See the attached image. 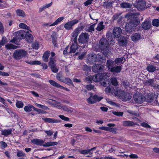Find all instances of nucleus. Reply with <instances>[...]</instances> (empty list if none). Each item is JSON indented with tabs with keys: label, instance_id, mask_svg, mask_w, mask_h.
<instances>
[{
	"label": "nucleus",
	"instance_id": "0e129e2a",
	"mask_svg": "<svg viewBox=\"0 0 159 159\" xmlns=\"http://www.w3.org/2000/svg\"><path fill=\"white\" fill-rule=\"evenodd\" d=\"M141 125L145 128H150L151 126L149 125L148 123H145V122H143L141 123Z\"/></svg>",
	"mask_w": 159,
	"mask_h": 159
},
{
	"label": "nucleus",
	"instance_id": "e433bc0d",
	"mask_svg": "<svg viewBox=\"0 0 159 159\" xmlns=\"http://www.w3.org/2000/svg\"><path fill=\"white\" fill-rule=\"evenodd\" d=\"M49 82L50 83V84L52 85V86L56 87L57 88H59L60 84L52 80H49Z\"/></svg>",
	"mask_w": 159,
	"mask_h": 159
},
{
	"label": "nucleus",
	"instance_id": "7ed1b4c3",
	"mask_svg": "<svg viewBox=\"0 0 159 159\" xmlns=\"http://www.w3.org/2000/svg\"><path fill=\"white\" fill-rule=\"evenodd\" d=\"M32 143L37 145L42 146L44 147H48L51 146H54L57 144L58 143L57 142H49L43 144L44 143V141L42 139H34L31 140Z\"/></svg>",
	"mask_w": 159,
	"mask_h": 159
},
{
	"label": "nucleus",
	"instance_id": "6e6d98bb",
	"mask_svg": "<svg viewBox=\"0 0 159 159\" xmlns=\"http://www.w3.org/2000/svg\"><path fill=\"white\" fill-rule=\"evenodd\" d=\"M4 32V27L2 23L0 21V34H3Z\"/></svg>",
	"mask_w": 159,
	"mask_h": 159
},
{
	"label": "nucleus",
	"instance_id": "6e6552de",
	"mask_svg": "<svg viewBox=\"0 0 159 159\" xmlns=\"http://www.w3.org/2000/svg\"><path fill=\"white\" fill-rule=\"evenodd\" d=\"M134 100L137 103L141 104L143 102L144 97L141 93H135L133 96Z\"/></svg>",
	"mask_w": 159,
	"mask_h": 159
},
{
	"label": "nucleus",
	"instance_id": "aec40b11",
	"mask_svg": "<svg viewBox=\"0 0 159 159\" xmlns=\"http://www.w3.org/2000/svg\"><path fill=\"white\" fill-rule=\"evenodd\" d=\"M56 34L53 33L51 35L52 43L55 47H57L58 45L57 44V37Z\"/></svg>",
	"mask_w": 159,
	"mask_h": 159
},
{
	"label": "nucleus",
	"instance_id": "ea45409f",
	"mask_svg": "<svg viewBox=\"0 0 159 159\" xmlns=\"http://www.w3.org/2000/svg\"><path fill=\"white\" fill-rule=\"evenodd\" d=\"M85 81L87 82L88 83H91L92 81H93V76H89L86 77L85 79Z\"/></svg>",
	"mask_w": 159,
	"mask_h": 159
},
{
	"label": "nucleus",
	"instance_id": "603ef678",
	"mask_svg": "<svg viewBox=\"0 0 159 159\" xmlns=\"http://www.w3.org/2000/svg\"><path fill=\"white\" fill-rule=\"evenodd\" d=\"M51 69L52 72L54 73H57L58 71V69L57 68L56 65L51 66Z\"/></svg>",
	"mask_w": 159,
	"mask_h": 159
},
{
	"label": "nucleus",
	"instance_id": "864d4df0",
	"mask_svg": "<svg viewBox=\"0 0 159 159\" xmlns=\"http://www.w3.org/2000/svg\"><path fill=\"white\" fill-rule=\"evenodd\" d=\"M117 129L116 128H110L109 127L108 131L113 133L114 134L116 133Z\"/></svg>",
	"mask_w": 159,
	"mask_h": 159
},
{
	"label": "nucleus",
	"instance_id": "b1692460",
	"mask_svg": "<svg viewBox=\"0 0 159 159\" xmlns=\"http://www.w3.org/2000/svg\"><path fill=\"white\" fill-rule=\"evenodd\" d=\"M140 38L141 35L140 34L136 33L131 37V39L133 42H136L139 40Z\"/></svg>",
	"mask_w": 159,
	"mask_h": 159
},
{
	"label": "nucleus",
	"instance_id": "39448f33",
	"mask_svg": "<svg viewBox=\"0 0 159 159\" xmlns=\"http://www.w3.org/2000/svg\"><path fill=\"white\" fill-rule=\"evenodd\" d=\"M27 54V52L24 49H16L13 53V57L16 60H20L25 57Z\"/></svg>",
	"mask_w": 159,
	"mask_h": 159
},
{
	"label": "nucleus",
	"instance_id": "9b49d317",
	"mask_svg": "<svg viewBox=\"0 0 159 159\" xmlns=\"http://www.w3.org/2000/svg\"><path fill=\"white\" fill-rule=\"evenodd\" d=\"M122 30L119 27H115L114 28L113 33L115 38H119L121 35Z\"/></svg>",
	"mask_w": 159,
	"mask_h": 159
},
{
	"label": "nucleus",
	"instance_id": "f8f14e48",
	"mask_svg": "<svg viewBox=\"0 0 159 159\" xmlns=\"http://www.w3.org/2000/svg\"><path fill=\"white\" fill-rule=\"evenodd\" d=\"M84 27V25H82L78 26L76 28L71 34V36L72 37H77L80 31L82 30Z\"/></svg>",
	"mask_w": 159,
	"mask_h": 159
},
{
	"label": "nucleus",
	"instance_id": "7c9ffc66",
	"mask_svg": "<svg viewBox=\"0 0 159 159\" xmlns=\"http://www.w3.org/2000/svg\"><path fill=\"white\" fill-rule=\"evenodd\" d=\"M114 3V2H108L106 1L103 2V6L104 7H106L107 8L110 7H112L113 4Z\"/></svg>",
	"mask_w": 159,
	"mask_h": 159
},
{
	"label": "nucleus",
	"instance_id": "e2e57ef3",
	"mask_svg": "<svg viewBox=\"0 0 159 159\" xmlns=\"http://www.w3.org/2000/svg\"><path fill=\"white\" fill-rule=\"evenodd\" d=\"M70 21L73 26L77 24L79 22V20H78L75 19Z\"/></svg>",
	"mask_w": 159,
	"mask_h": 159
},
{
	"label": "nucleus",
	"instance_id": "de8ad7c7",
	"mask_svg": "<svg viewBox=\"0 0 159 159\" xmlns=\"http://www.w3.org/2000/svg\"><path fill=\"white\" fill-rule=\"evenodd\" d=\"M19 40L17 37L13 38L10 41V42L13 43L14 44L18 45L17 43L18 40Z\"/></svg>",
	"mask_w": 159,
	"mask_h": 159
},
{
	"label": "nucleus",
	"instance_id": "6ab92c4d",
	"mask_svg": "<svg viewBox=\"0 0 159 159\" xmlns=\"http://www.w3.org/2000/svg\"><path fill=\"white\" fill-rule=\"evenodd\" d=\"M25 38L26 41L29 43H32L33 40V35L29 33L28 31L26 32Z\"/></svg>",
	"mask_w": 159,
	"mask_h": 159
},
{
	"label": "nucleus",
	"instance_id": "9d476101",
	"mask_svg": "<svg viewBox=\"0 0 159 159\" xmlns=\"http://www.w3.org/2000/svg\"><path fill=\"white\" fill-rule=\"evenodd\" d=\"M104 66L99 64H96L92 68L93 72L95 73L102 72L103 70Z\"/></svg>",
	"mask_w": 159,
	"mask_h": 159
},
{
	"label": "nucleus",
	"instance_id": "69168bd1",
	"mask_svg": "<svg viewBox=\"0 0 159 159\" xmlns=\"http://www.w3.org/2000/svg\"><path fill=\"white\" fill-rule=\"evenodd\" d=\"M83 70L84 71H88L90 70V68L87 65H85L83 66Z\"/></svg>",
	"mask_w": 159,
	"mask_h": 159
},
{
	"label": "nucleus",
	"instance_id": "49530a36",
	"mask_svg": "<svg viewBox=\"0 0 159 159\" xmlns=\"http://www.w3.org/2000/svg\"><path fill=\"white\" fill-rule=\"evenodd\" d=\"M35 111H37L39 114H44L46 113V111L36 108H35Z\"/></svg>",
	"mask_w": 159,
	"mask_h": 159
},
{
	"label": "nucleus",
	"instance_id": "f257e3e1",
	"mask_svg": "<svg viewBox=\"0 0 159 159\" xmlns=\"http://www.w3.org/2000/svg\"><path fill=\"white\" fill-rule=\"evenodd\" d=\"M105 90L107 93L112 94L114 93L116 96L119 98L124 101H129L131 98V96L129 93L117 88L115 89L112 86L106 88Z\"/></svg>",
	"mask_w": 159,
	"mask_h": 159
},
{
	"label": "nucleus",
	"instance_id": "58836bf2",
	"mask_svg": "<svg viewBox=\"0 0 159 159\" xmlns=\"http://www.w3.org/2000/svg\"><path fill=\"white\" fill-rule=\"evenodd\" d=\"M154 81L153 79H150L146 80L145 83L147 85H152L154 84Z\"/></svg>",
	"mask_w": 159,
	"mask_h": 159
},
{
	"label": "nucleus",
	"instance_id": "1a4fd4ad",
	"mask_svg": "<svg viewBox=\"0 0 159 159\" xmlns=\"http://www.w3.org/2000/svg\"><path fill=\"white\" fill-rule=\"evenodd\" d=\"M117 41L119 46L124 47L127 45L128 43L127 38L124 36H121L118 38Z\"/></svg>",
	"mask_w": 159,
	"mask_h": 159
},
{
	"label": "nucleus",
	"instance_id": "412c9836",
	"mask_svg": "<svg viewBox=\"0 0 159 159\" xmlns=\"http://www.w3.org/2000/svg\"><path fill=\"white\" fill-rule=\"evenodd\" d=\"M50 52L49 51H45L42 57L43 60L45 62H48L50 55Z\"/></svg>",
	"mask_w": 159,
	"mask_h": 159
},
{
	"label": "nucleus",
	"instance_id": "dca6fc26",
	"mask_svg": "<svg viewBox=\"0 0 159 159\" xmlns=\"http://www.w3.org/2000/svg\"><path fill=\"white\" fill-rule=\"evenodd\" d=\"M42 119L45 122L49 123H60L61 121L60 120H56L53 118H43Z\"/></svg>",
	"mask_w": 159,
	"mask_h": 159
},
{
	"label": "nucleus",
	"instance_id": "cd10ccee",
	"mask_svg": "<svg viewBox=\"0 0 159 159\" xmlns=\"http://www.w3.org/2000/svg\"><path fill=\"white\" fill-rule=\"evenodd\" d=\"M114 61H112L111 60H107L106 63V66L108 68V70H110L111 68L114 66Z\"/></svg>",
	"mask_w": 159,
	"mask_h": 159
},
{
	"label": "nucleus",
	"instance_id": "79ce46f5",
	"mask_svg": "<svg viewBox=\"0 0 159 159\" xmlns=\"http://www.w3.org/2000/svg\"><path fill=\"white\" fill-rule=\"evenodd\" d=\"M16 106L18 108H21L23 107L24 104L23 102L20 101H18L16 102Z\"/></svg>",
	"mask_w": 159,
	"mask_h": 159
},
{
	"label": "nucleus",
	"instance_id": "338daca9",
	"mask_svg": "<svg viewBox=\"0 0 159 159\" xmlns=\"http://www.w3.org/2000/svg\"><path fill=\"white\" fill-rule=\"evenodd\" d=\"M41 62L39 61H32V65H41Z\"/></svg>",
	"mask_w": 159,
	"mask_h": 159
},
{
	"label": "nucleus",
	"instance_id": "a211bd4d",
	"mask_svg": "<svg viewBox=\"0 0 159 159\" xmlns=\"http://www.w3.org/2000/svg\"><path fill=\"white\" fill-rule=\"evenodd\" d=\"M151 26V23L148 20H145L142 24V28L145 30L149 29Z\"/></svg>",
	"mask_w": 159,
	"mask_h": 159
},
{
	"label": "nucleus",
	"instance_id": "a18cd8bd",
	"mask_svg": "<svg viewBox=\"0 0 159 159\" xmlns=\"http://www.w3.org/2000/svg\"><path fill=\"white\" fill-rule=\"evenodd\" d=\"M111 83L112 85L115 86H117L118 84L117 80L116 78L112 79Z\"/></svg>",
	"mask_w": 159,
	"mask_h": 159
},
{
	"label": "nucleus",
	"instance_id": "f3484780",
	"mask_svg": "<svg viewBox=\"0 0 159 159\" xmlns=\"http://www.w3.org/2000/svg\"><path fill=\"white\" fill-rule=\"evenodd\" d=\"M122 70V67L120 66H114L110 70V71L114 74V73H120Z\"/></svg>",
	"mask_w": 159,
	"mask_h": 159
},
{
	"label": "nucleus",
	"instance_id": "a19ab883",
	"mask_svg": "<svg viewBox=\"0 0 159 159\" xmlns=\"http://www.w3.org/2000/svg\"><path fill=\"white\" fill-rule=\"evenodd\" d=\"M152 25L153 26L158 27L159 26V20L158 19H155L152 20Z\"/></svg>",
	"mask_w": 159,
	"mask_h": 159
},
{
	"label": "nucleus",
	"instance_id": "2eb2a0df",
	"mask_svg": "<svg viewBox=\"0 0 159 159\" xmlns=\"http://www.w3.org/2000/svg\"><path fill=\"white\" fill-rule=\"evenodd\" d=\"M26 33L23 30H20L17 32L16 37L19 40L23 39L25 38Z\"/></svg>",
	"mask_w": 159,
	"mask_h": 159
},
{
	"label": "nucleus",
	"instance_id": "72a5a7b5",
	"mask_svg": "<svg viewBox=\"0 0 159 159\" xmlns=\"http://www.w3.org/2000/svg\"><path fill=\"white\" fill-rule=\"evenodd\" d=\"M64 18V17H61L57 19L55 22L50 25V26H53L58 24L59 22L62 21Z\"/></svg>",
	"mask_w": 159,
	"mask_h": 159
},
{
	"label": "nucleus",
	"instance_id": "5701e85b",
	"mask_svg": "<svg viewBox=\"0 0 159 159\" xmlns=\"http://www.w3.org/2000/svg\"><path fill=\"white\" fill-rule=\"evenodd\" d=\"M136 124L133 121L125 120L123 122V125L125 127L132 126Z\"/></svg>",
	"mask_w": 159,
	"mask_h": 159
},
{
	"label": "nucleus",
	"instance_id": "09e8293b",
	"mask_svg": "<svg viewBox=\"0 0 159 159\" xmlns=\"http://www.w3.org/2000/svg\"><path fill=\"white\" fill-rule=\"evenodd\" d=\"M1 148L2 149H4L7 146V143L4 141H1L0 142Z\"/></svg>",
	"mask_w": 159,
	"mask_h": 159
},
{
	"label": "nucleus",
	"instance_id": "680f3d73",
	"mask_svg": "<svg viewBox=\"0 0 159 159\" xmlns=\"http://www.w3.org/2000/svg\"><path fill=\"white\" fill-rule=\"evenodd\" d=\"M25 155V154L22 151H19L17 153V156L18 157L23 156Z\"/></svg>",
	"mask_w": 159,
	"mask_h": 159
},
{
	"label": "nucleus",
	"instance_id": "4c0bfd02",
	"mask_svg": "<svg viewBox=\"0 0 159 159\" xmlns=\"http://www.w3.org/2000/svg\"><path fill=\"white\" fill-rule=\"evenodd\" d=\"M121 7L123 8H129L130 7V4L126 2H122L120 4Z\"/></svg>",
	"mask_w": 159,
	"mask_h": 159
},
{
	"label": "nucleus",
	"instance_id": "3c124183",
	"mask_svg": "<svg viewBox=\"0 0 159 159\" xmlns=\"http://www.w3.org/2000/svg\"><path fill=\"white\" fill-rule=\"evenodd\" d=\"M81 154H90L91 153L89 149L82 150L80 151Z\"/></svg>",
	"mask_w": 159,
	"mask_h": 159
},
{
	"label": "nucleus",
	"instance_id": "473e14b6",
	"mask_svg": "<svg viewBox=\"0 0 159 159\" xmlns=\"http://www.w3.org/2000/svg\"><path fill=\"white\" fill-rule=\"evenodd\" d=\"M5 48L7 49H14L17 48L18 46L14 45L13 44L11 43H8L6 45Z\"/></svg>",
	"mask_w": 159,
	"mask_h": 159
},
{
	"label": "nucleus",
	"instance_id": "4d7b16f0",
	"mask_svg": "<svg viewBox=\"0 0 159 159\" xmlns=\"http://www.w3.org/2000/svg\"><path fill=\"white\" fill-rule=\"evenodd\" d=\"M39 44L38 43H33L32 45V47L33 49L36 50L38 49Z\"/></svg>",
	"mask_w": 159,
	"mask_h": 159
},
{
	"label": "nucleus",
	"instance_id": "c03bdc74",
	"mask_svg": "<svg viewBox=\"0 0 159 159\" xmlns=\"http://www.w3.org/2000/svg\"><path fill=\"white\" fill-rule=\"evenodd\" d=\"M55 61L54 58L50 57V61L48 63L49 65L50 66L55 65Z\"/></svg>",
	"mask_w": 159,
	"mask_h": 159
},
{
	"label": "nucleus",
	"instance_id": "ddd939ff",
	"mask_svg": "<svg viewBox=\"0 0 159 159\" xmlns=\"http://www.w3.org/2000/svg\"><path fill=\"white\" fill-rule=\"evenodd\" d=\"M146 2L145 1L142 0L138 1L136 5V7L139 10H143L145 8Z\"/></svg>",
	"mask_w": 159,
	"mask_h": 159
},
{
	"label": "nucleus",
	"instance_id": "2f4dec72",
	"mask_svg": "<svg viewBox=\"0 0 159 159\" xmlns=\"http://www.w3.org/2000/svg\"><path fill=\"white\" fill-rule=\"evenodd\" d=\"M103 21L100 22L99 23L96 28V30L98 31H100L105 28V25H103Z\"/></svg>",
	"mask_w": 159,
	"mask_h": 159
},
{
	"label": "nucleus",
	"instance_id": "4468645a",
	"mask_svg": "<svg viewBox=\"0 0 159 159\" xmlns=\"http://www.w3.org/2000/svg\"><path fill=\"white\" fill-rule=\"evenodd\" d=\"M105 74L98 73L93 75V81L95 82H99L103 79L105 75Z\"/></svg>",
	"mask_w": 159,
	"mask_h": 159
},
{
	"label": "nucleus",
	"instance_id": "c85d7f7f",
	"mask_svg": "<svg viewBox=\"0 0 159 159\" xmlns=\"http://www.w3.org/2000/svg\"><path fill=\"white\" fill-rule=\"evenodd\" d=\"M62 82L68 85H72L73 86H74L71 79L68 77L65 78L64 79L63 81Z\"/></svg>",
	"mask_w": 159,
	"mask_h": 159
},
{
	"label": "nucleus",
	"instance_id": "5fc2aeb1",
	"mask_svg": "<svg viewBox=\"0 0 159 159\" xmlns=\"http://www.w3.org/2000/svg\"><path fill=\"white\" fill-rule=\"evenodd\" d=\"M59 117L62 120L68 121H69L70 119L68 117H66L64 115H60L59 116Z\"/></svg>",
	"mask_w": 159,
	"mask_h": 159
},
{
	"label": "nucleus",
	"instance_id": "bf43d9fd",
	"mask_svg": "<svg viewBox=\"0 0 159 159\" xmlns=\"http://www.w3.org/2000/svg\"><path fill=\"white\" fill-rule=\"evenodd\" d=\"M123 61V59L122 57L116 58L115 60V62L116 63H121Z\"/></svg>",
	"mask_w": 159,
	"mask_h": 159
},
{
	"label": "nucleus",
	"instance_id": "c756f323",
	"mask_svg": "<svg viewBox=\"0 0 159 159\" xmlns=\"http://www.w3.org/2000/svg\"><path fill=\"white\" fill-rule=\"evenodd\" d=\"M65 29L67 30H70L73 29V26L70 21L65 23L64 25Z\"/></svg>",
	"mask_w": 159,
	"mask_h": 159
},
{
	"label": "nucleus",
	"instance_id": "13d9d810",
	"mask_svg": "<svg viewBox=\"0 0 159 159\" xmlns=\"http://www.w3.org/2000/svg\"><path fill=\"white\" fill-rule=\"evenodd\" d=\"M113 113L114 115L118 116H122L123 114V113L121 112L114 111Z\"/></svg>",
	"mask_w": 159,
	"mask_h": 159
},
{
	"label": "nucleus",
	"instance_id": "774afa93",
	"mask_svg": "<svg viewBox=\"0 0 159 159\" xmlns=\"http://www.w3.org/2000/svg\"><path fill=\"white\" fill-rule=\"evenodd\" d=\"M0 42L2 44V45H4L7 43V39L6 38H2V39L1 41H0Z\"/></svg>",
	"mask_w": 159,
	"mask_h": 159
},
{
	"label": "nucleus",
	"instance_id": "393cba45",
	"mask_svg": "<svg viewBox=\"0 0 159 159\" xmlns=\"http://www.w3.org/2000/svg\"><path fill=\"white\" fill-rule=\"evenodd\" d=\"M1 134L2 135H4L6 136H7L8 135L11 134L12 133L11 129H2L1 131Z\"/></svg>",
	"mask_w": 159,
	"mask_h": 159
},
{
	"label": "nucleus",
	"instance_id": "052dcab7",
	"mask_svg": "<svg viewBox=\"0 0 159 159\" xmlns=\"http://www.w3.org/2000/svg\"><path fill=\"white\" fill-rule=\"evenodd\" d=\"M44 132L45 133H46L47 136L48 137L51 136L52 135L53 133L52 131L51 130H45Z\"/></svg>",
	"mask_w": 159,
	"mask_h": 159
},
{
	"label": "nucleus",
	"instance_id": "37998d69",
	"mask_svg": "<svg viewBox=\"0 0 159 159\" xmlns=\"http://www.w3.org/2000/svg\"><path fill=\"white\" fill-rule=\"evenodd\" d=\"M56 78L57 80H59L62 82L63 81V80L64 78L62 75L60 74L59 73H58L56 75Z\"/></svg>",
	"mask_w": 159,
	"mask_h": 159
},
{
	"label": "nucleus",
	"instance_id": "f03ea898",
	"mask_svg": "<svg viewBox=\"0 0 159 159\" xmlns=\"http://www.w3.org/2000/svg\"><path fill=\"white\" fill-rule=\"evenodd\" d=\"M128 20L125 26V30L127 33L131 34L134 28L139 25L140 22L139 18L134 15L128 16Z\"/></svg>",
	"mask_w": 159,
	"mask_h": 159
},
{
	"label": "nucleus",
	"instance_id": "c9c22d12",
	"mask_svg": "<svg viewBox=\"0 0 159 159\" xmlns=\"http://www.w3.org/2000/svg\"><path fill=\"white\" fill-rule=\"evenodd\" d=\"M16 12L17 15L20 16L24 17L25 16L24 11L21 9H17Z\"/></svg>",
	"mask_w": 159,
	"mask_h": 159
},
{
	"label": "nucleus",
	"instance_id": "f704fd0d",
	"mask_svg": "<svg viewBox=\"0 0 159 159\" xmlns=\"http://www.w3.org/2000/svg\"><path fill=\"white\" fill-rule=\"evenodd\" d=\"M98 20V19L96 20L97 22ZM97 23V22H96L95 23H94L92 25H91L86 30V31H88L89 32H92L93 31H94L95 30L94 27L96 24Z\"/></svg>",
	"mask_w": 159,
	"mask_h": 159
},
{
	"label": "nucleus",
	"instance_id": "8fccbe9b",
	"mask_svg": "<svg viewBox=\"0 0 159 159\" xmlns=\"http://www.w3.org/2000/svg\"><path fill=\"white\" fill-rule=\"evenodd\" d=\"M85 88L88 90H90L94 88V86L91 84H88L86 85Z\"/></svg>",
	"mask_w": 159,
	"mask_h": 159
},
{
	"label": "nucleus",
	"instance_id": "bb28decb",
	"mask_svg": "<svg viewBox=\"0 0 159 159\" xmlns=\"http://www.w3.org/2000/svg\"><path fill=\"white\" fill-rule=\"evenodd\" d=\"M146 69L148 71L151 72H154L156 70V67L151 64L148 65L147 66Z\"/></svg>",
	"mask_w": 159,
	"mask_h": 159
},
{
	"label": "nucleus",
	"instance_id": "20e7f679",
	"mask_svg": "<svg viewBox=\"0 0 159 159\" xmlns=\"http://www.w3.org/2000/svg\"><path fill=\"white\" fill-rule=\"evenodd\" d=\"M108 46L109 43L105 37H102L100 40L98 44L99 50L101 52L107 51Z\"/></svg>",
	"mask_w": 159,
	"mask_h": 159
},
{
	"label": "nucleus",
	"instance_id": "0eeeda50",
	"mask_svg": "<svg viewBox=\"0 0 159 159\" xmlns=\"http://www.w3.org/2000/svg\"><path fill=\"white\" fill-rule=\"evenodd\" d=\"M103 98V97L98 96L95 94L93 96L91 95L87 99L88 102L89 104H94L97 102H100Z\"/></svg>",
	"mask_w": 159,
	"mask_h": 159
},
{
	"label": "nucleus",
	"instance_id": "a878e982",
	"mask_svg": "<svg viewBox=\"0 0 159 159\" xmlns=\"http://www.w3.org/2000/svg\"><path fill=\"white\" fill-rule=\"evenodd\" d=\"M78 48V44H75L72 43L70 48V52L75 53Z\"/></svg>",
	"mask_w": 159,
	"mask_h": 159
},
{
	"label": "nucleus",
	"instance_id": "4be33fe9",
	"mask_svg": "<svg viewBox=\"0 0 159 159\" xmlns=\"http://www.w3.org/2000/svg\"><path fill=\"white\" fill-rule=\"evenodd\" d=\"M35 107L32 105H29L25 107L24 109L25 111L29 112L32 111L33 109L35 111Z\"/></svg>",
	"mask_w": 159,
	"mask_h": 159
},
{
	"label": "nucleus",
	"instance_id": "423d86ee",
	"mask_svg": "<svg viewBox=\"0 0 159 159\" xmlns=\"http://www.w3.org/2000/svg\"><path fill=\"white\" fill-rule=\"evenodd\" d=\"M89 35L88 33H82L78 38V41L80 43L86 44L88 42Z\"/></svg>",
	"mask_w": 159,
	"mask_h": 159
}]
</instances>
